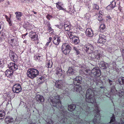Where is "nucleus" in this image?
<instances>
[{
    "mask_svg": "<svg viewBox=\"0 0 124 124\" xmlns=\"http://www.w3.org/2000/svg\"><path fill=\"white\" fill-rule=\"evenodd\" d=\"M81 108L82 110H84L86 112L90 113H94L95 117L92 121H89L88 122L86 121H85L84 124H98L100 123V116L99 108L98 106H95V109L94 111H91L90 108L88 106L87 107L86 105H84V104L81 106Z\"/></svg>",
    "mask_w": 124,
    "mask_h": 124,
    "instance_id": "obj_1",
    "label": "nucleus"
},
{
    "mask_svg": "<svg viewBox=\"0 0 124 124\" xmlns=\"http://www.w3.org/2000/svg\"><path fill=\"white\" fill-rule=\"evenodd\" d=\"M8 43L12 46L15 45L17 43L16 39L15 37L12 36H9L8 37Z\"/></svg>",
    "mask_w": 124,
    "mask_h": 124,
    "instance_id": "obj_9",
    "label": "nucleus"
},
{
    "mask_svg": "<svg viewBox=\"0 0 124 124\" xmlns=\"http://www.w3.org/2000/svg\"><path fill=\"white\" fill-rule=\"evenodd\" d=\"M12 90L14 93H18L21 91L22 88L20 84H16L13 86Z\"/></svg>",
    "mask_w": 124,
    "mask_h": 124,
    "instance_id": "obj_10",
    "label": "nucleus"
},
{
    "mask_svg": "<svg viewBox=\"0 0 124 124\" xmlns=\"http://www.w3.org/2000/svg\"><path fill=\"white\" fill-rule=\"evenodd\" d=\"M101 55V51L98 50H96L94 52L93 56L94 58L99 59Z\"/></svg>",
    "mask_w": 124,
    "mask_h": 124,
    "instance_id": "obj_11",
    "label": "nucleus"
},
{
    "mask_svg": "<svg viewBox=\"0 0 124 124\" xmlns=\"http://www.w3.org/2000/svg\"><path fill=\"white\" fill-rule=\"evenodd\" d=\"M16 17L17 20H19L21 19V17L22 15V13L21 12H16L15 13Z\"/></svg>",
    "mask_w": 124,
    "mask_h": 124,
    "instance_id": "obj_27",
    "label": "nucleus"
},
{
    "mask_svg": "<svg viewBox=\"0 0 124 124\" xmlns=\"http://www.w3.org/2000/svg\"><path fill=\"white\" fill-rule=\"evenodd\" d=\"M36 34L35 32L33 31H31L29 33L30 37H31V36L36 35Z\"/></svg>",
    "mask_w": 124,
    "mask_h": 124,
    "instance_id": "obj_46",
    "label": "nucleus"
},
{
    "mask_svg": "<svg viewBox=\"0 0 124 124\" xmlns=\"http://www.w3.org/2000/svg\"><path fill=\"white\" fill-rule=\"evenodd\" d=\"M44 79H45L43 77H41L39 78V80H40V82H41H41H40V83H42V82L44 81Z\"/></svg>",
    "mask_w": 124,
    "mask_h": 124,
    "instance_id": "obj_50",
    "label": "nucleus"
},
{
    "mask_svg": "<svg viewBox=\"0 0 124 124\" xmlns=\"http://www.w3.org/2000/svg\"><path fill=\"white\" fill-rule=\"evenodd\" d=\"M85 18L86 19H89L90 17V15L88 13H86L85 14Z\"/></svg>",
    "mask_w": 124,
    "mask_h": 124,
    "instance_id": "obj_48",
    "label": "nucleus"
},
{
    "mask_svg": "<svg viewBox=\"0 0 124 124\" xmlns=\"http://www.w3.org/2000/svg\"><path fill=\"white\" fill-rule=\"evenodd\" d=\"M112 64L113 67H115L116 66V63L115 62H112Z\"/></svg>",
    "mask_w": 124,
    "mask_h": 124,
    "instance_id": "obj_56",
    "label": "nucleus"
},
{
    "mask_svg": "<svg viewBox=\"0 0 124 124\" xmlns=\"http://www.w3.org/2000/svg\"><path fill=\"white\" fill-rule=\"evenodd\" d=\"M98 17L99 18H98V20L99 21H100V22L101 23L104 22V20H103L101 16L100 15H99Z\"/></svg>",
    "mask_w": 124,
    "mask_h": 124,
    "instance_id": "obj_44",
    "label": "nucleus"
},
{
    "mask_svg": "<svg viewBox=\"0 0 124 124\" xmlns=\"http://www.w3.org/2000/svg\"><path fill=\"white\" fill-rule=\"evenodd\" d=\"M34 57L35 58V59L36 61L39 62L41 61L40 59L41 56H36L35 55L34 56Z\"/></svg>",
    "mask_w": 124,
    "mask_h": 124,
    "instance_id": "obj_41",
    "label": "nucleus"
},
{
    "mask_svg": "<svg viewBox=\"0 0 124 124\" xmlns=\"http://www.w3.org/2000/svg\"><path fill=\"white\" fill-rule=\"evenodd\" d=\"M76 72L75 69L74 68L70 67L67 71V74L68 75H72Z\"/></svg>",
    "mask_w": 124,
    "mask_h": 124,
    "instance_id": "obj_16",
    "label": "nucleus"
},
{
    "mask_svg": "<svg viewBox=\"0 0 124 124\" xmlns=\"http://www.w3.org/2000/svg\"><path fill=\"white\" fill-rule=\"evenodd\" d=\"M86 72L88 73L89 75L93 74V76L95 77H98L101 75L100 70L98 67L94 68L91 71L88 69H86L85 70Z\"/></svg>",
    "mask_w": 124,
    "mask_h": 124,
    "instance_id": "obj_3",
    "label": "nucleus"
},
{
    "mask_svg": "<svg viewBox=\"0 0 124 124\" xmlns=\"http://www.w3.org/2000/svg\"><path fill=\"white\" fill-rule=\"evenodd\" d=\"M94 96V94L93 91L91 89H88L85 95L86 101L89 103H95L96 100Z\"/></svg>",
    "mask_w": 124,
    "mask_h": 124,
    "instance_id": "obj_2",
    "label": "nucleus"
},
{
    "mask_svg": "<svg viewBox=\"0 0 124 124\" xmlns=\"http://www.w3.org/2000/svg\"><path fill=\"white\" fill-rule=\"evenodd\" d=\"M47 64L46 65V66L47 68H51L52 64V63L51 60H47Z\"/></svg>",
    "mask_w": 124,
    "mask_h": 124,
    "instance_id": "obj_33",
    "label": "nucleus"
},
{
    "mask_svg": "<svg viewBox=\"0 0 124 124\" xmlns=\"http://www.w3.org/2000/svg\"><path fill=\"white\" fill-rule=\"evenodd\" d=\"M5 122L7 124L13 122V118L10 116L7 117L5 119Z\"/></svg>",
    "mask_w": 124,
    "mask_h": 124,
    "instance_id": "obj_21",
    "label": "nucleus"
},
{
    "mask_svg": "<svg viewBox=\"0 0 124 124\" xmlns=\"http://www.w3.org/2000/svg\"><path fill=\"white\" fill-rule=\"evenodd\" d=\"M27 34H23V35H22V36H24V37H25L26 35Z\"/></svg>",
    "mask_w": 124,
    "mask_h": 124,
    "instance_id": "obj_63",
    "label": "nucleus"
},
{
    "mask_svg": "<svg viewBox=\"0 0 124 124\" xmlns=\"http://www.w3.org/2000/svg\"><path fill=\"white\" fill-rule=\"evenodd\" d=\"M106 26L103 23H102L101 24L99 29L101 32H102L103 30L105 28Z\"/></svg>",
    "mask_w": 124,
    "mask_h": 124,
    "instance_id": "obj_38",
    "label": "nucleus"
},
{
    "mask_svg": "<svg viewBox=\"0 0 124 124\" xmlns=\"http://www.w3.org/2000/svg\"><path fill=\"white\" fill-rule=\"evenodd\" d=\"M71 49L70 46L68 43L63 44L62 46V52L65 54H68Z\"/></svg>",
    "mask_w": 124,
    "mask_h": 124,
    "instance_id": "obj_5",
    "label": "nucleus"
},
{
    "mask_svg": "<svg viewBox=\"0 0 124 124\" xmlns=\"http://www.w3.org/2000/svg\"><path fill=\"white\" fill-rule=\"evenodd\" d=\"M48 31L49 32H50L51 31H52L51 33H52L54 31L52 28L50 27H49L48 28Z\"/></svg>",
    "mask_w": 124,
    "mask_h": 124,
    "instance_id": "obj_52",
    "label": "nucleus"
},
{
    "mask_svg": "<svg viewBox=\"0 0 124 124\" xmlns=\"http://www.w3.org/2000/svg\"><path fill=\"white\" fill-rule=\"evenodd\" d=\"M61 107V108H60V110L61 111V112L62 114L61 115H63L65 114V112L63 107H62V106Z\"/></svg>",
    "mask_w": 124,
    "mask_h": 124,
    "instance_id": "obj_43",
    "label": "nucleus"
},
{
    "mask_svg": "<svg viewBox=\"0 0 124 124\" xmlns=\"http://www.w3.org/2000/svg\"><path fill=\"white\" fill-rule=\"evenodd\" d=\"M71 39H72V41L74 42L75 44H78V38L77 37L74 36Z\"/></svg>",
    "mask_w": 124,
    "mask_h": 124,
    "instance_id": "obj_34",
    "label": "nucleus"
},
{
    "mask_svg": "<svg viewBox=\"0 0 124 124\" xmlns=\"http://www.w3.org/2000/svg\"><path fill=\"white\" fill-rule=\"evenodd\" d=\"M55 73L56 75L58 77H61L62 74L63 72L61 68H57L55 70Z\"/></svg>",
    "mask_w": 124,
    "mask_h": 124,
    "instance_id": "obj_19",
    "label": "nucleus"
},
{
    "mask_svg": "<svg viewBox=\"0 0 124 124\" xmlns=\"http://www.w3.org/2000/svg\"><path fill=\"white\" fill-rule=\"evenodd\" d=\"M52 17L51 15L49 14H48L46 16V17L47 19L50 20V18H52Z\"/></svg>",
    "mask_w": 124,
    "mask_h": 124,
    "instance_id": "obj_53",
    "label": "nucleus"
},
{
    "mask_svg": "<svg viewBox=\"0 0 124 124\" xmlns=\"http://www.w3.org/2000/svg\"><path fill=\"white\" fill-rule=\"evenodd\" d=\"M67 118H62L61 120H60V122L62 123H65V122L67 121Z\"/></svg>",
    "mask_w": 124,
    "mask_h": 124,
    "instance_id": "obj_49",
    "label": "nucleus"
},
{
    "mask_svg": "<svg viewBox=\"0 0 124 124\" xmlns=\"http://www.w3.org/2000/svg\"><path fill=\"white\" fill-rule=\"evenodd\" d=\"M63 82L62 80L57 81L55 82V85L57 88H61L63 86Z\"/></svg>",
    "mask_w": 124,
    "mask_h": 124,
    "instance_id": "obj_18",
    "label": "nucleus"
},
{
    "mask_svg": "<svg viewBox=\"0 0 124 124\" xmlns=\"http://www.w3.org/2000/svg\"><path fill=\"white\" fill-rule=\"evenodd\" d=\"M60 99V98L59 96L57 95L54 97V100L51 99L52 106L54 107H56L57 105L59 106L60 104L61 105Z\"/></svg>",
    "mask_w": 124,
    "mask_h": 124,
    "instance_id": "obj_6",
    "label": "nucleus"
},
{
    "mask_svg": "<svg viewBox=\"0 0 124 124\" xmlns=\"http://www.w3.org/2000/svg\"><path fill=\"white\" fill-rule=\"evenodd\" d=\"M82 78L80 76L76 77L74 80V83L75 85H78L82 82Z\"/></svg>",
    "mask_w": 124,
    "mask_h": 124,
    "instance_id": "obj_14",
    "label": "nucleus"
},
{
    "mask_svg": "<svg viewBox=\"0 0 124 124\" xmlns=\"http://www.w3.org/2000/svg\"><path fill=\"white\" fill-rule=\"evenodd\" d=\"M27 1H28V0H21V2L23 3L27 2Z\"/></svg>",
    "mask_w": 124,
    "mask_h": 124,
    "instance_id": "obj_54",
    "label": "nucleus"
},
{
    "mask_svg": "<svg viewBox=\"0 0 124 124\" xmlns=\"http://www.w3.org/2000/svg\"><path fill=\"white\" fill-rule=\"evenodd\" d=\"M5 115V112L2 110L0 111V119H3Z\"/></svg>",
    "mask_w": 124,
    "mask_h": 124,
    "instance_id": "obj_32",
    "label": "nucleus"
},
{
    "mask_svg": "<svg viewBox=\"0 0 124 124\" xmlns=\"http://www.w3.org/2000/svg\"><path fill=\"white\" fill-rule=\"evenodd\" d=\"M46 122H47V124H53V122L51 119H48Z\"/></svg>",
    "mask_w": 124,
    "mask_h": 124,
    "instance_id": "obj_47",
    "label": "nucleus"
},
{
    "mask_svg": "<svg viewBox=\"0 0 124 124\" xmlns=\"http://www.w3.org/2000/svg\"><path fill=\"white\" fill-rule=\"evenodd\" d=\"M117 94L120 97H121L123 96L124 97V92H122L120 91L118 92Z\"/></svg>",
    "mask_w": 124,
    "mask_h": 124,
    "instance_id": "obj_42",
    "label": "nucleus"
},
{
    "mask_svg": "<svg viewBox=\"0 0 124 124\" xmlns=\"http://www.w3.org/2000/svg\"><path fill=\"white\" fill-rule=\"evenodd\" d=\"M76 108L75 105L72 104L69 106L68 109L69 111H72L73 110H74Z\"/></svg>",
    "mask_w": 124,
    "mask_h": 124,
    "instance_id": "obj_28",
    "label": "nucleus"
},
{
    "mask_svg": "<svg viewBox=\"0 0 124 124\" xmlns=\"http://www.w3.org/2000/svg\"><path fill=\"white\" fill-rule=\"evenodd\" d=\"M9 56L11 59L13 60L14 62L16 61L18 59L17 55L15 53L12 51L10 52Z\"/></svg>",
    "mask_w": 124,
    "mask_h": 124,
    "instance_id": "obj_13",
    "label": "nucleus"
},
{
    "mask_svg": "<svg viewBox=\"0 0 124 124\" xmlns=\"http://www.w3.org/2000/svg\"><path fill=\"white\" fill-rule=\"evenodd\" d=\"M56 4V7L58 9L60 10H63L64 9L62 7L63 5V4L61 2H58Z\"/></svg>",
    "mask_w": 124,
    "mask_h": 124,
    "instance_id": "obj_30",
    "label": "nucleus"
},
{
    "mask_svg": "<svg viewBox=\"0 0 124 124\" xmlns=\"http://www.w3.org/2000/svg\"><path fill=\"white\" fill-rule=\"evenodd\" d=\"M84 48L86 52L89 54L92 53L94 50L93 45L90 44H87L85 45Z\"/></svg>",
    "mask_w": 124,
    "mask_h": 124,
    "instance_id": "obj_7",
    "label": "nucleus"
},
{
    "mask_svg": "<svg viewBox=\"0 0 124 124\" xmlns=\"http://www.w3.org/2000/svg\"><path fill=\"white\" fill-rule=\"evenodd\" d=\"M81 69L79 70V72L80 74H84L86 75H89V74H88V73H87L86 71H85L86 69H88V68L86 67L85 66H81Z\"/></svg>",
    "mask_w": 124,
    "mask_h": 124,
    "instance_id": "obj_15",
    "label": "nucleus"
},
{
    "mask_svg": "<svg viewBox=\"0 0 124 124\" xmlns=\"http://www.w3.org/2000/svg\"><path fill=\"white\" fill-rule=\"evenodd\" d=\"M103 36L100 35L98 40V43H104L105 42V40L103 38Z\"/></svg>",
    "mask_w": 124,
    "mask_h": 124,
    "instance_id": "obj_26",
    "label": "nucleus"
},
{
    "mask_svg": "<svg viewBox=\"0 0 124 124\" xmlns=\"http://www.w3.org/2000/svg\"><path fill=\"white\" fill-rule=\"evenodd\" d=\"M53 43L56 45H58L61 40L60 38L58 36H56L53 39Z\"/></svg>",
    "mask_w": 124,
    "mask_h": 124,
    "instance_id": "obj_17",
    "label": "nucleus"
},
{
    "mask_svg": "<svg viewBox=\"0 0 124 124\" xmlns=\"http://www.w3.org/2000/svg\"><path fill=\"white\" fill-rule=\"evenodd\" d=\"M49 43H50V42H49V41H48V42L46 43V45L47 46H48Z\"/></svg>",
    "mask_w": 124,
    "mask_h": 124,
    "instance_id": "obj_62",
    "label": "nucleus"
},
{
    "mask_svg": "<svg viewBox=\"0 0 124 124\" xmlns=\"http://www.w3.org/2000/svg\"><path fill=\"white\" fill-rule=\"evenodd\" d=\"M108 64L103 61L101 62L100 63V67L103 69H105L108 66Z\"/></svg>",
    "mask_w": 124,
    "mask_h": 124,
    "instance_id": "obj_23",
    "label": "nucleus"
},
{
    "mask_svg": "<svg viewBox=\"0 0 124 124\" xmlns=\"http://www.w3.org/2000/svg\"><path fill=\"white\" fill-rule=\"evenodd\" d=\"M5 18H6V19H7V21H8L9 20H10V19L8 17V16H6V15H5Z\"/></svg>",
    "mask_w": 124,
    "mask_h": 124,
    "instance_id": "obj_55",
    "label": "nucleus"
},
{
    "mask_svg": "<svg viewBox=\"0 0 124 124\" xmlns=\"http://www.w3.org/2000/svg\"><path fill=\"white\" fill-rule=\"evenodd\" d=\"M116 5L115 1L114 0H113L111 2L110 6L111 7V8L113 9L116 6Z\"/></svg>",
    "mask_w": 124,
    "mask_h": 124,
    "instance_id": "obj_39",
    "label": "nucleus"
},
{
    "mask_svg": "<svg viewBox=\"0 0 124 124\" xmlns=\"http://www.w3.org/2000/svg\"><path fill=\"white\" fill-rule=\"evenodd\" d=\"M75 87L76 88V90L77 92L80 93L81 91L82 88L80 86H79L78 85H75Z\"/></svg>",
    "mask_w": 124,
    "mask_h": 124,
    "instance_id": "obj_31",
    "label": "nucleus"
},
{
    "mask_svg": "<svg viewBox=\"0 0 124 124\" xmlns=\"http://www.w3.org/2000/svg\"><path fill=\"white\" fill-rule=\"evenodd\" d=\"M121 52H122V54L123 56L124 55V50L122 49V50H121Z\"/></svg>",
    "mask_w": 124,
    "mask_h": 124,
    "instance_id": "obj_60",
    "label": "nucleus"
},
{
    "mask_svg": "<svg viewBox=\"0 0 124 124\" xmlns=\"http://www.w3.org/2000/svg\"><path fill=\"white\" fill-rule=\"evenodd\" d=\"M23 43H26V40H25L24 41H23Z\"/></svg>",
    "mask_w": 124,
    "mask_h": 124,
    "instance_id": "obj_64",
    "label": "nucleus"
},
{
    "mask_svg": "<svg viewBox=\"0 0 124 124\" xmlns=\"http://www.w3.org/2000/svg\"><path fill=\"white\" fill-rule=\"evenodd\" d=\"M74 33L71 31H69L67 32V34L70 39H71L74 37Z\"/></svg>",
    "mask_w": 124,
    "mask_h": 124,
    "instance_id": "obj_36",
    "label": "nucleus"
},
{
    "mask_svg": "<svg viewBox=\"0 0 124 124\" xmlns=\"http://www.w3.org/2000/svg\"><path fill=\"white\" fill-rule=\"evenodd\" d=\"M34 0H28V1L29 2H31L33 1Z\"/></svg>",
    "mask_w": 124,
    "mask_h": 124,
    "instance_id": "obj_61",
    "label": "nucleus"
},
{
    "mask_svg": "<svg viewBox=\"0 0 124 124\" xmlns=\"http://www.w3.org/2000/svg\"><path fill=\"white\" fill-rule=\"evenodd\" d=\"M52 39V38L51 37H50L49 38V39L48 41H49V42H50L51 41Z\"/></svg>",
    "mask_w": 124,
    "mask_h": 124,
    "instance_id": "obj_58",
    "label": "nucleus"
},
{
    "mask_svg": "<svg viewBox=\"0 0 124 124\" xmlns=\"http://www.w3.org/2000/svg\"><path fill=\"white\" fill-rule=\"evenodd\" d=\"M3 64V62H2L0 60V67H1Z\"/></svg>",
    "mask_w": 124,
    "mask_h": 124,
    "instance_id": "obj_57",
    "label": "nucleus"
},
{
    "mask_svg": "<svg viewBox=\"0 0 124 124\" xmlns=\"http://www.w3.org/2000/svg\"><path fill=\"white\" fill-rule=\"evenodd\" d=\"M118 81L120 84L122 85L124 84V78L120 77L118 80Z\"/></svg>",
    "mask_w": 124,
    "mask_h": 124,
    "instance_id": "obj_37",
    "label": "nucleus"
},
{
    "mask_svg": "<svg viewBox=\"0 0 124 124\" xmlns=\"http://www.w3.org/2000/svg\"><path fill=\"white\" fill-rule=\"evenodd\" d=\"M39 72L37 69L34 68L29 69L27 72L28 76L31 78H33L39 75Z\"/></svg>",
    "mask_w": 124,
    "mask_h": 124,
    "instance_id": "obj_4",
    "label": "nucleus"
},
{
    "mask_svg": "<svg viewBox=\"0 0 124 124\" xmlns=\"http://www.w3.org/2000/svg\"><path fill=\"white\" fill-rule=\"evenodd\" d=\"M8 21V23L10 25V26L12 25V23L10 21V20Z\"/></svg>",
    "mask_w": 124,
    "mask_h": 124,
    "instance_id": "obj_59",
    "label": "nucleus"
},
{
    "mask_svg": "<svg viewBox=\"0 0 124 124\" xmlns=\"http://www.w3.org/2000/svg\"><path fill=\"white\" fill-rule=\"evenodd\" d=\"M111 91L113 93L116 94L115 92H116L117 91L115 89V87L114 86H113L111 88Z\"/></svg>",
    "mask_w": 124,
    "mask_h": 124,
    "instance_id": "obj_40",
    "label": "nucleus"
},
{
    "mask_svg": "<svg viewBox=\"0 0 124 124\" xmlns=\"http://www.w3.org/2000/svg\"><path fill=\"white\" fill-rule=\"evenodd\" d=\"M13 71H10L9 70H7L5 71V73L6 76L8 77L11 78L13 75Z\"/></svg>",
    "mask_w": 124,
    "mask_h": 124,
    "instance_id": "obj_25",
    "label": "nucleus"
},
{
    "mask_svg": "<svg viewBox=\"0 0 124 124\" xmlns=\"http://www.w3.org/2000/svg\"><path fill=\"white\" fill-rule=\"evenodd\" d=\"M35 99L36 101L39 102H43L44 101L43 97L39 94L36 96Z\"/></svg>",
    "mask_w": 124,
    "mask_h": 124,
    "instance_id": "obj_20",
    "label": "nucleus"
},
{
    "mask_svg": "<svg viewBox=\"0 0 124 124\" xmlns=\"http://www.w3.org/2000/svg\"><path fill=\"white\" fill-rule=\"evenodd\" d=\"M30 38L31 40L33 41H35L37 40L38 39V35L36 34V35L31 36Z\"/></svg>",
    "mask_w": 124,
    "mask_h": 124,
    "instance_id": "obj_35",
    "label": "nucleus"
},
{
    "mask_svg": "<svg viewBox=\"0 0 124 124\" xmlns=\"http://www.w3.org/2000/svg\"><path fill=\"white\" fill-rule=\"evenodd\" d=\"M99 9V8L98 6L96 4H94L93 5L92 8L90 11L93 12L95 10H98Z\"/></svg>",
    "mask_w": 124,
    "mask_h": 124,
    "instance_id": "obj_29",
    "label": "nucleus"
},
{
    "mask_svg": "<svg viewBox=\"0 0 124 124\" xmlns=\"http://www.w3.org/2000/svg\"><path fill=\"white\" fill-rule=\"evenodd\" d=\"M64 29L65 31H69L72 28V27L70 25L69 23L66 24V23L64 25Z\"/></svg>",
    "mask_w": 124,
    "mask_h": 124,
    "instance_id": "obj_24",
    "label": "nucleus"
},
{
    "mask_svg": "<svg viewBox=\"0 0 124 124\" xmlns=\"http://www.w3.org/2000/svg\"><path fill=\"white\" fill-rule=\"evenodd\" d=\"M85 33L86 35L89 37H91L93 35V32L90 28H88L86 29Z\"/></svg>",
    "mask_w": 124,
    "mask_h": 124,
    "instance_id": "obj_22",
    "label": "nucleus"
},
{
    "mask_svg": "<svg viewBox=\"0 0 124 124\" xmlns=\"http://www.w3.org/2000/svg\"><path fill=\"white\" fill-rule=\"evenodd\" d=\"M108 82L110 85H113V82H114L113 81H112L110 79H108Z\"/></svg>",
    "mask_w": 124,
    "mask_h": 124,
    "instance_id": "obj_51",
    "label": "nucleus"
},
{
    "mask_svg": "<svg viewBox=\"0 0 124 124\" xmlns=\"http://www.w3.org/2000/svg\"><path fill=\"white\" fill-rule=\"evenodd\" d=\"M8 66L9 69L13 71L16 70L18 69V66L17 65L13 62L10 63L8 64Z\"/></svg>",
    "mask_w": 124,
    "mask_h": 124,
    "instance_id": "obj_12",
    "label": "nucleus"
},
{
    "mask_svg": "<svg viewBox=\"0 0 124 124\" xmlns=\"http://www.w3.org/2000/svg\"><path fill=\"white\" fill-rule=\"evenodd\" d=\"M73 49L76 51V54L77 55L79 54V52L78 49L76 47H73Z\"/></svg>",
    "mask_w": 124,
    "mask_h": 124,
    "instance_id": "obj_45",
    "label": "nucleus"
},
{
    "mask_svg": "<svg viewBox=\"0 0 124 124\" xmlns=\"http://www.w3.org/2000/svg\"><path fill=\"white\" fill-rule=\"evenodd\" d=\"M112 117H111V120L110 123H108V124H115L114 123H110L113 122L115 120V116L113 114H111ZM121 123H119L118 122H117L116 123V124H124V112L122 114V118L121 119Z\"/></svg>",
    "mask_w": 124,
    "mask_h": 124,
    "instance_id": "obj_8",
    "label": "nucleus"
}]
</instances>
